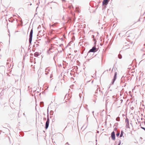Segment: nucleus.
<instances>
[{"mask_svg": "<svg viewBox=\"0 0 145 145\" xmlns=\"http://www.w3.org/2000/svg\"><path fill=\"white\" fill-rule=\"evenodd\" d=\"M105 71L104 72H103V74L105 71Z\"/></svg>", "mask_w": 145, "mask_h": 145, "instance_id": "obj_47", "label": "nucleus"}, {"mask_svg": "<svg viewBox=\"0 0 145 145\" xmlns=\"http://www.w3.org/2000/svg\"><path fill=\"white\" fill-rule=\"evenodd\" d=\"M21 48H22L21 51H22L23 50H24V48L22 47V46H21Z\"/></svg>", "mask_w": 145, "mask_h": 145, "instance_id": "obj_28", "label": "nucleus"}, {"mask_svg": "<svg viewBox=\"0 0 145 145\" xmlns=\"http://www.w3.org/2000/svg\"><path fill=\"white\" fill-rule=\"evenodd\" d=\"M87 120L88 121V118H87Z\"/></svg>", "mask_w": 145, "mask_h": 145, "instance_id": "obj_52", "label": "nucleus"}, {"mask_svg": "<svg viewBox=\"0 0 145 145\" xmlns=\"http://www.w3.org/2000/svg\"><path fill=\"white\" fill-rule=\"evenodd\" d=\"M65 144H67L68 145H69L68 142H67Z\"/></svg>", "mask_w": 145, "mask_h": 145, "instance_id": "obj_31", "label": "nucleus"}, {"mask_svg": "<svg viewBox=\"0 0 145 145\" xmlns=\"http://www.w3.org/2000/svg\"><path fill=\"white\" fill-rule=\"evenodd\" d=\"M97 133H99V131H97Z\"/></svg>", "mask_w": 145, "mask_h": 145, "instance_id": "obj_53", "label": "nucleus"}, {"mask_svg": "<svg viewBox=\"0 0 145 145\" xmlns=\"http://www.w3.org/2000/svg\"><path fill=\"white\" fill-rule=\"evenodd\" d=\"M91 38H94V35H92V36H91Z\"/></svg>", "mask_w": 145, "mask_h": 145, "instance_id": "obj_27", "label": "nucleus"}, {"mask_svg": "<svg viewBox=\"0 0 145 145\" xmlns=\"http://www.w3.org/2000/svg\"><path fill=\"white\" fill-rule=\"evenodd\" d=\"M86 105V108L88 111H89V110L87 108V107L88 106Z\"/></svg>", "mask_w": 145, "mask_h": 145, "instance_id": "obj_25", "label": "nucleus"}, {"mask_svg": "<svg viewBox=\"0 0 145 145\" xmlns=\"http://www.w3.org/2000/svg\"><path fill=\"white\" fill-rule=\"evenodd\" d=\"M121 144V141L120 140L118 145H120Z\"/></svg>", "mask_w": 145, "mask_h": 145, "instance_id": "obj_24", "label": "nucleus"}, {"mask_svg": "<svg viewBox=\"0 0 145 145\" xmlns=\"http://www.w3.org/2000/svg\"><path fill=\"white\" fill-rule=\"evenodd\" d=\"M118 123H115V124L114 125V127H118L117 126H118Z\"/></svg>", "mask_w": 145, "mask_h": 145, "instance_id": "obj_19", "label": "nucleus"}, {"mask_svg": "<svg viewBox=\"0 0 145 145\" xmlns=\"http://www.w3.org/2000/svg\"><path fill=\"white\" fill-rule=\"evenodd\" d=\"M130 124L132 125V121H131L130 122Z\"/></svg>", "mask_w": 145, "mask_h": 145, "instance_id": "obj_30", "label": "nucleus"}, {"mask_svg": "<svg viewBox=\"0 0 145 145\" xmlns=\"http://www.w3.org/2000/svg\"><path fill=\"white\" fill-rule=\"evenodd\" d=\"M126 127L128 128H130L129 126V122H126Z\"/></svg>", "mask_w": 145, "mask_h": 145, "instance_id": "obj_9", "label": "nucleus"}, {"mask_svg": "<svg viewBox=\"0 0 145 145\" xmlns=\"http://www.w3.org/2000/svg\"><path fill=\"white\" fill-rule=\"evenodd\" d=\"M43 132H44V133H45V131H43Z\"/></svg>", "mask_w": 145, "mask_h": 145, "instance_id": "obj_49", "label": "nucleus"}, {"mask_svg": "<svg viewBox=\"0 0 145 145\" xmlns=\"http://www.w3.org/2000/svg\"><path fill=\"white\" fill-rule=\"evenodd\" d=\"M93 41L94 42V43L95 44V43L97 42L96 39H93Z\"/></svg>", "mask_w": 145, "mask_h": 145, "instance_id": "obj_23", "label": "nucleus"}, {"mask_svg": "<svg viewBox=\"0 0 145 145\" xmlns=\"http://www.w3.org/2000/svg\"><path fill=\"white\" fill-rule=\"evenodd\" d=\"M18 90L19 91H20V92H21V90H20V89H19Z\"/></svg>", "mask_w": 145, "mask_h": 145, "instance_id": "obj_39", "label": "nucleus"}, {"mask_svg": "<svg viewBox=\"0 0 145 145\" xmlns=\"http://www.w3.org/2000/svg\"><path fill=\"white\" fill-rule=\"evenodd\" d=\"M18 18L20 19L19 20V22L21 23V24L22 25L23 22L22 21V19L19 16H18Z\"/></svg>", "mask_w": 145, "mask_h": 145, "instance_id": "obj_10", "label": "nucleus"}, {"mask_svg": "<svg viewBox=\"0 0 145 145\" xmlns=\"http://www.w3.org/2000/svg\"><path fill=\"white\" fill-rule=\"evenodd\" d=\"M62 50L63 51L64 50V49L63 48H62Z\"/></svg>", "mask_w": 145, "mask_h": 145, "instance_id": "obj_46", "label": "nucleus"}, {"mask_svg": "<svg viewBox=\"0 0 145 145\" xmlns=\"http://www.w3.org/2000/svg\"><path fill=\"white\" fill-rule=\"evenodd\" d=\"M61 39L62 40H63V38H61Z\"/></svg>", "mask_w": 145, "mask_h": 145, "instance_id": "obj_36", "label": "nucleus"}, {"mask_svg": "<svg viewBox=\"0 0 145 145\" xmlns=\"http://www.w3.org/2000/svg\"><path fill=\"white\" fill-rule=\"evenodd\" d=\"M118 57L120 59H121L122 57V55L120 54L118 55Z\"/></svg>", "mask_w": 145, "mask_h": 145, "instance_id": "obj_13", "label": "nucleus"}, {"mask_svg": "<svg viewBox=\"0 0 145 145\" xmlns=\"http://www.w3.org/2000/svg\"><path fill=\"white\" fill-rule=\"evenodd\" d=\"M8 64H9V63H7V65H8Z\"/></svg>", "mask_w": 145, "mask_h": 145, "instance_id": "obj_48", "label": "nucleus"}, {"mask_svg": "<svg viewBox=\"0 0 145 145\" xmlns=\"http://www.w3.org/2000/svg\"><path fill=\"white\" fill-rule=\"evenodd\" d=\"M94 111H92V113H93V115H94Z\"/></svg>", "mask_w": 145, "mask_h": 145, "instance_id": "obj_33", "label": "nucleus"}, {"mask_svg": "<svg viewBox=\"0 0 145 145\" xmlns=\"http://www.w3.org/2000/svg\"><path fill=\"white\" fill-rule=\"evenodd\" d=\"M124 133L123 130H121V134L120 135V137L121 138L122 137Z\"/></svg>", "mask_w": 145, "mask_h": 145, "instance_id": "obj_11", "label": "nucleus"}, {"mask_svg": "<svg viewBox=\"0 0 145 145\" xmlns=\"http://www.w3.org/2000/svg\"><path fill=\"white\" fill-rule=\"evenodd\" d=\"M93 82V81H92V83Z\"/></svg>", "mask_w": 145, "mask_h": 145, "instance_id": "obj_59", "label": "nucleus"}, {"mask_svg": "<svg viewBox=\"0 0 145 145\" xmlns=\"http://www.w3.org/2000/svg\"><path fill=\"white\" fill-rule=\"evenodd\" d=\"M116 136L117 137H118L120 135V133H118L116 134Z\"/></svg>", "mask_w": 145, "mask_h": 145, "instance_id": "obj_21", "label": "nucleus"}, {"mask_svg": "<svg viewBox=\"0 0 145 145\" xmlns=\"http://www.w3.org/2000/svg\"><path fill=\"white\" fill-rule=\"evenodd\" d=\"M108 71V70H106V71Z\"/></svg>", "mask_w": 145, "mask_h": 145, "instance_id": "obj_60", "label": "nucleus"}, {"mask_svg": "<svg viewBox=\"0 0 145 145\" xmlns=\"http://www.w3.org/2000/svg\"><path fill=\"white\" fill-rule=\"evenodd\" d=\"M41 103H43V104H44V103H43V102H41Z\"/></svg>", "mask_w": 145, "mask_h": 145, "instance_id": "obj_42", "label": "nucleus"}, {"mask_svg": "<svg viewBox=\"0 0 145 145\" xmlns=\"http://www.w3.org/2000/svg\"><path fill=\"white\" fill-rule=\"evenodd\" d=\"M129 122V120L126 117V118L125 120V122Z\"/></svg>", "mask_w": 145, "mask_h": 145, "instance_id": "obj_17", "label": "nucleus"}, {"mask_svg": "<svg viewBox=\"0 0 145 145\" xmlns=\"http://www.w3.org/2000/svg\"><path fill=\"white\" fill-rule=\"evenodd\" d=\"M52 49V48H49V50H48V51H50V50H51V49Z\"/></svg>", "mask_w": 145, "mask_h": 145, "instance_id": "obj_29", "label": "nucleus"}, {"mask_svg": "<svg viewBox=\"0 0 145 145\" xmlns=\"http://www.w3.org/2000/svg\"><path fill=\"white\" fill-rule=\"evenodd\" d=\"M44 119H46V118H44Z\"/></svg>", "mask_w": 145, "mask_h": 145, "instance_id": "obj_58", "label": "nucleus"}, {"mask_svg": "<svg viewBox=\"0 0 145 145\" xmlns=\"http://www.w3.org/2000/svg\"><path fill=\"white\" fill-rule=\"evenodd\" d=\"M90 82V81H88L87 82Z\"/></svg>", "mask_w": 145, "mask_h": 145, "instance_id": "obj_51", "label": "nucleus"}, {"mask_svg": "<svg viewBox=\"0 0 145 145\" xmlns=\"http://www.w3.org/2000/svg\"><path fill=\"white\" fill-rule=\"evenodd\" d=\"M42 93H44V92H42Z\"/></svg>", "mask_w": 145, "mask_h": 145, "instance_id": "obj_63", "label": "nucleus"}, {"mask_svg": "<svg viewBox=\"0 0 145 145\" xmlns=\"http://www.w3.org/2000/svg\"><path fill=\"white\" fill-rule=\"evenodd\" d=\"M38 5V3H37V5Z\"/></svg>", "mask_w": 145, "mask_h": 145, "instance_id": "obj_54", "label": "nucleus"}, {"mask_svg": "<svg viewBox=\"0 0 145 145\" xmlns=\"http://www.w3.org/2000/svg\"><path fill=\"white\" fill-rule=\"evenodd\" d=\"M125 78L123 76L121 78V83H124L125 82Z\"/></svg>", "mask_w": 145, "mask_h": 145, "instance_id": "obj_7", "label": "nucleus"}, {"mask_svg": "<svg viewBox=\"0 0 145 145\" xmlns=\"http://www.w3.org/2000/svg\"><path fill=\"white\" fill-rule=\"evenodd\" d=\"M47 120L46 122L45 123V129H47L49 126V122H50V120L49 117V114H48V108L47 109Z\"/></svg>", "mask_w": 145, "mask_h": 145, "instance_id": "obj_2", "label": "nucleus"}, {"mask_svg": "<svg viewBox=\"0 0 145 145\" xmlns=\"http://www.w3.org/2000/svg\"><path fill=\"white\" fill-rule=\"evenodd\" d=\"M111 137L113 140H114L115 139V134L114 131H113L111 133Z\"/></svg>", "mask_w": 145, "mask_h": 145, "instance_id": "obj_6", "label": "nucleus"}, {"mask_svg": "<svg viewBox=\"0 0 145 145\" xmlns=\"http://www.w3.org/2000/svg\"><path fill=\"white\" fill-rule=\"evenodd\" d=\"M144 124L145 125V121H144Z\"/></svg>", "mask_w": 145, "mask_h": 145, "instance_id": "obj_41", "label": "nucleus"}, {"mask_svg": "<svg viewBox=\"0 0 145 145\" xmlns=\"http://www.w3.org/2000/svg\"><path fill=\"white\" fill-rule=\"evenodd\" d=\"M110 69H109V71H110Z\"/></svg>", "mask_w": 145, "mask_h": 145, "instance_id": "obj_55", "label": "nucleus"}, {"mask_svg": "<svg viewBox=\"0 0 145 145\" xmlns=\"http://www.w3.org/2000/svg\"><path fill=\"white\" fill-rule=\"evenodd\" d=\"M39 52H35L34 54V56L35 57H37L39 55Z\"/></svg>", "mask_w": 145, "mask_h": 145, "instance_id": "obj_8", "label": "nucleus"}, {"mask_svg": "<svg viewBox=\"0 0 145 145\" xmlns=\"http://www.w3.org/2000/svg\"><path fill=\"white\" fill-rule=\"evenodd\" d=\"M117 72H115L114 73V74L113 78L111 82V84H114V83L115 81L116 80V78H117Z\"/></svg>", "mask_w": 145, "mask_h": 145, "instance_id": "obj_4", "label": "nucleus"}, {"mask_svg": "<svg viewBox=\"0 0 145 145\" xmlns=\"http://www.w3.org/2000/svg\"><path fill=\"white\" fill-rule=\"evenodd\" d=\"M62 1H65V0H61Z\"/></svg>", "mask_w": 145, "mask_h": 145, "instance_id": "obj_38", "label": "nucleus"}, {"mask_svg": "<svg viewBox=\"0 0 145 145\" xmlns=\"http://www.w3.org/2000/svg\"><path fill=\"white\" fill-rule=\"evenodd\" d=\"M75 52H76L77 51H76V50H75Z\"/></svg>", "mask_w": 145, "mask_h": 145, "instance_id": "obj_44", "label": "nucleus"}, {"mask_svg": "<svg viewBox=\"0 0 145 145\" xmlns=\"http://www.w3.org/2000/svg\"><path fill=\"white\" fill-rule=\"evenodd\" d=\"M116 120L117 121H120V118L119 117H117L116 119Z\"/></svg>", "mask_w": 145, "mask_h": 145, "instance_id": "obj_16", "label": "nucleus"}, {"mask_svg": "<svg viewBox=\"0 0 145 145\" xmlns=\"http://www.w3.org/2000/svg\"><path fill=\"white\" fill-rule=\"evenodd\" d=\"M28 89H29V88H30V86H28Z\"/></svg>", "mask_w": 145, "mask_h": 145, "instance_id": "obj_37", "label": "nucleus"}, {"mask_svg": "<svg viewBox=\"0 0 145 145\" xmlns=\"http://www.w3.org/2000/svg\"><path fill=\"white\" fill-rule=\"evenodd\" d=\"M131 93V91H129V93Z\"/></svg>", "mask_w": 145, "mask_h": 145, "instance_id": "obj_45", "label": "nucleus"}, {"mask_svg": "<svg viewBox=\"0 0 145 145\" xmlns=\"http://www.w3.org/2000/svg\"><path fill=\"white\" fill-rule=\"evenodd\" d=\"M118 129V127H115V128H114V131H116Z\"/></svg>", "mask_w": 145, "mask_h": 145, "instance_id": "obj_22", "label": "nucleus"}, {"mask_svg": "<svg viewBox=\"0 0 145 145\" xmlns=\"http://www.w3.org/2000/svg\"><path fill=\"white\" fill-rule=\"evenodd\" d=\"M48 73V72H46V73H45V74H46V75H47V74Z\"/></svg>", "mask_w": 145, "mask_h": 145, "instance_id": "obj_35", "label": "nucleus"}, {"mask_svg": "<svg viewBox=\"0 0 145 145\" xmlns=\"http://www.w3.org/2000/svg\"><path fill=\"white\" fill-rule=\"evenodd\" d=\"M33 28H32L31 30L29 35V42L30 45L31 44V42L33 37Z\"/></svg>", "mask_w": 145, "mask_h": 145, "instance_id": "obj_3", "label": "nucleus"}, {"mask_svg": "<svg viewBox=\"0 0 145 145\" xmlns=\"http://www.w3.org/2000/svg\"><path fill=\"white\" fill-rule=\"evenodd\" d=\"M63 45V44H61L59 45V46L61 47Z\"/></svg>", "mask_w": 145, "mask_h": 145, "instance_id": "obj_26", "label": "nucleus"}, {"mask_svg": "<svg viewBox=\"0 0 145 145\" xmlns=\"http://www.w3.org/2000/svg\"><path fill=\"white\" fill-rule=\"evenodd\" d=\"M134 107H131V109H132V110H133V109H134Z\"/></svg>", "mask_w": 145, "mask_h": 145, "instance_id": "obj_32", "label": "nucleus"}, {"mask_svg": "<svg viewBox=\"0 0 145 145\" xmlns=\"http://www.w3.org/2000/svg\"><path fill=\"white\" fill-rule=\"evenodd\" d=\"M18 19H17L16 20V21L17 22H18Z\"/></svg>", "mask_w": 145, "mask_h": 145, "instance_id": "obj_43", "label": "nucleus"}, {"mask_svg": "<svg viewBox=\"0 0 145 145\" xmlns=\"http://www.w3.org/2000/svg\"><path fill=\"white\" fill-rule=\"evenodd\" d=\"M110 0H103L102 2V5L103 6H106L108 4Z\"/></svg>", "mask_w": 145, "mask_h": 145, "instance_id": "obj_5", "label": "nucleus"}, {"mask_svg": "<svg viewBox=\"0 0 145 145\" xmlns=\"http://www.w3.org/2000/svg\"><path fill=\"white\" fill-rule=\"evenodd\" d=\"M98 89H97L96 90V91H95V94H94V95H95H95L97 96L96 94H97V93H98Z\"/></svg>", "mask_w": 145, "mask_h": 145, "instance_id": "obj_14", "label": "nucleus"}, {"mask_svg": "<svg viewBox=\"0 0 145 145\" xmlns=\"http://www.w3.org/2000/svg\"><path fill=\"white\" fill-rule=\"evenodd\" d=\"M43 106H44V105H41V107H43Z\"/></svg>", "mask_w": 145, "mask_h": 145, "instance_id": "obj_40", "label": "nucleus"}, {"mask_svg": "<svg viewBox=\"0 0 145 145\" xmlns=\"http://www.w3.org/2000/svg\"><path fill=\"white\" fill-rule=\"evenodd\" d=\"M39 46V45L38 44H34L33 45V47H37L38 46Z\"/></svg>", "mask_w": 145, "mask_h": 145, "instance_id": "obj_18", "label": "nucleus"}, {"mask_svg": "<svg viewBox=\"0 0 145 145\" xmlns=\"http://www.w3.org/2000/svg\"><path fill=\"white\" fill-rule=\"evenodd\" d=\"M56 109H55V111H56Z\"/></svg>", "mask_w": 145, "mask_h": 145, "instance_id": "obj_64", "label": "nucleus"}, {"mask_svg": "<svg viewBox=\"0 0 145 145\" xmlns=\"http://www.w3.org/2000/svg\"><path fill=\"white\" fill-rule=\"evenodd\" d=\"M54 113V111L52 110L50 111V115H53Z\"/></svg>", "mask_w": 145, "mask_h": 145, "instance_id": "obj_15", "label": "nucleus"}, {"mask_svg": "<svg viewBox=\"0 0 145 145\" xmlns=\"http://www.w3.org/2000/svg\"><path fill=\"white\" fill-rule=\"evenodd\" d=\"M141 119L142 120V118H141Z\"/></svg>", "mask_w": 145, "mask_h": 145, "instance_id": "obj_61", "label": "nucleus"}, {"mask_svg": "<svg viewBox=\"0 0 145 145\" xmlns=\"http://www.w3.org/2000/svg\"><path fill=\"white\" fill-rule=\"evenodd\" d=\"M126 83H125V85H124V87H125V86H126Z\"/></svg>", "mask_w": 145, "mask_h": 145, "instance_id": "obj_34", "label": "nucleus"}, {"mask_svg": "<svg viewBox=\"0 0 145 145\" xmlns=\"http://www.w3.org/2000/svg\"><path fill=\"white\" fill-rule=\"evenodd\" d=\"M14 20V19L11 18L9 19V21L11 22H12Z\"/></svg>", "mask_w": 145, "mask_h": 145, "instance_id": "obj_12", "label": "nucleus"}, {"mask_svg": "<svg viewBox=\"0 0 145 145\" xmlns=\"http://www.w3.org/2000/svg\"><path fill=\"white\" fill-rule=\"evenodd\" d=\"M140 128H141L142 129L144 130L145 131V128L144 127H142L141 126V123L140 124Z\"/></svg>", "mask_w": 145, "mask_h": 145, "instance_id": "obj_20", "label": "nucleus"}, {"mask_svg": "<svg viewBox=\"0 0 145 145\" xmlns=\"http://www.w3.org/2000/svg\"><path fill=\"white\" fill-rule=\"evenodd\" d=\"M44 119H46V118H44Z\"/></svg>", "mask_w": 145, "mask_h": 145, "instance_id": "obj_57", "label": "nucleus"}, {"mask_svg": "<svg viewBox=\"0 0 145 145\" xmlns=\"http://www.w3.org/2000/svg\"><path fill=\"white\" fill-rule=\"evenodd\" d=\"M99 92H100V89H99Z\"/></svg>", "mask_w": 145, "mask_h": 145, "instance_id": "obj_50", "label": "nucleus"}, {"mask_svg": "<svg viewBox=\"0 0 145 145\" xmlns=\"http://www.w3.org/2000/svg\"><path fill=\"white\" fill-rule=\"evenodd\" d=\"M44 119H46V118H44Z\"/></svg>", "mask_w": 145, "mask_h": 145, "instance_id": "obj_56", "label": "nucleus"}, {"mask_svg": "<svg viewBox=\"0 0 145 145\" xmlns=\"http://www.w3.org/2000/svg\"><path fill=\"white\" fill-rule=\"evenodd\" d=\"M96 46H94L93 47H92V48L90 49L89 51L88 52L87 54V56H90V53H91V52H93V54H94V53L95 52L97 51V50H96Z\"/></svg>", "mask_w": 145, "mask_h": 145, "instance_id": "obj_1", "label": "nucleus"}, {"mask_svg": "<svg viewBox=\"0 0 145 145\" xmlns=\"http://www.w3.org/2000/svg\"><path fill=\"white\" fill-rule=\"evenodd\" d=\"M42 93H44V92H42Z\"/></svg>", "mask_w": 145, "mask_h": 145, "instance_id": "obj_62", "label": "nucleus"}]
</instances>
